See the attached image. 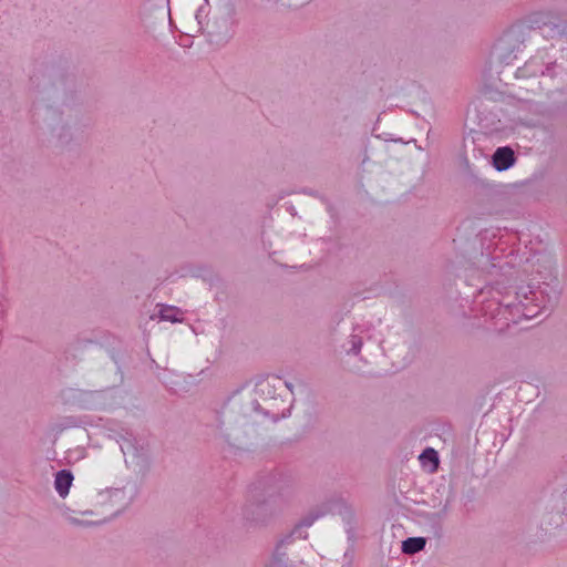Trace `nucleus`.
<instances>
[{
    "mask_svg": "<svg viewBox=\"0 0 567 567\" xmlns=\"http://www.w3.org/2000/svg\"><path fill=\"white\" fill-rule=\"evenodd\" d=\"M290 403L277 393L275 384L260 381L252 392L231 399L224 419H218L214 435L236 453H252L259 445L266 421L277 423L291 414Z\"/></svg>",
    "mask_w": 567,
    "mask_h": 567,
    "instance_id": "obj_1",
    "label": "nucleus"
},
{
    "mask_svg": "<svg viewBox=\"0 0 567 567\" xmlns=\"http://www.w3.org/2000/svg\"><path fill=\"white\" fill-rule=\"evenodd\" d=\"M560 290L558 285L544 282L533 288L530 285L520 286L515 291V301L492 300L483 307L484 316L508 326L517 323L519 319H532L542 311L551 310L558 302Z\"/></svg>",
    "mask_w": 567,
    "mask_h": 567,
    "instance_id": "obj_2",
    "label": "nucleus"
},
{
    "mask_svg": "<svg viewBox=\"0 0 567 567\" xmlns=\"http://www.w3.org/2000/svg\"><path fill=\"white\" fill-rule=\"evenodd\" d=\"M526 27L538 31L547 40H560L567 34V16L555 10L538 11L528 16Z\"/></svg>",
    "mask_w": 567,
    "mask_h": 567,
    "instance_id": "obj_3",
    "label": "nucleus"
},
{
    "mask_svg": "<svg viewBox=\"0 0 567 567\" xmlns=\"http://www.w3.org/2000/svg\"><path fill=\"white\" fill-rule=\"evenodd\" d=\"M516 159L515 152L511 146L497 147L492 155V164L498 172L507 171L514 166Z\"/></svg>",
    "mask_w": 567,
    "mask_h": 567,
    "instance_id": "obj_4",
    "label": "nucleus"
},
{
    "mask_svg": "<svg viewBox=\"0 0 567 567\" xmlns=\"http://www.w3.org/2000/svg\"><path fill=\"white\" fill-rule=\"evenodd\" d=\"M218 22L216 21L213 25H209L206 23V33L210 38V41H215L217 43H227L233 38V31L228 28V21L227 19L221 20V27H217L216 24Z\"/></svg>",
    "mask_w": 567,
    "mask_h": 567,
    "instance_id": "obj_5",
    "label": "nucleus"
},
{
    "mask_svg": "<svg viewBox=\"0 0 567 567\" xmlns=\"http://www.w3.org/2000/svg\"><path fill=\"white\" fill-rule=\"evenodd\" d=\"M74 477L70 470L58 471L54 478V488L60 497L64 498L70 491Z\"/></svg>",
    "mask_w": 567,
    "mask_h": 567,
    "instance_id": "obj_6",
    "label": "nucleus"
},
{
    "mask_svg": "<svg viewBox=\"0 0 567 567\" xmlns=\"http://www.w3.org/2000/svg\"><path fill=\"white\" fill-rule=\"evenodd\" d=\"M120 447L124 455H130L131 457L134 458L143 456L144 446L142 444H138L135 437L124 439Z\"/></svg>",
    "mask_w": 567,
    "mask_h": 567,
    "instance_id": "obj_7",
    "label": "nucleus"
},
{
    "mask_svg": "<svg viewBox=\"0 0 567 567\" xmlns=\"http://www.w3.org/2000/svg\"><path fill=\"white\" fill-rule=\"evenodd\" d=\"M183 312L175 306L163 305L159 310V318L163 321L181 322Z\"/></svg>",
    "mask_w": 567,
    "mask_h": 567,
    "instance_id": "obj_8",
    "label": "nucleus"
},
{
    "mask_svg": "<svg viewBox=\"0 0 567 567\" xmlns=\"http://www.w3.org/2000/svg\"><path fill=\"white\" fill-rule=\"evenodd\" d=\"M52 79L53 86H55L56 90L61 89L63 91H66L74 86V76L72 74L64 72H55L52 75Z\"/></svg>",
    "mask_w": 567,
    "mask_h": 567,
    "instance_id": "obj_9",
    "label": "nucleus"
},
{
    "mask_svg": "<svg viewBox=\"0 0 567 567\" xmlns=\"http://www.w3.org/2000/svg\"><path fill=\"white\" fill-rule=\"evenodd\" d=\"M426 540L423 537H409L402 543V550L405 554H416L425 547Z\"/></svg>",
    "mask_w": 567,
    "mask_h": 567,
    "instance_id": "obj_10",
    "label": "nucleus"
},
{
    "mask_svg": "<svg viewBox=\"0 0 567 567\" xmlns=\"http://www.w3.org/2000/svg\"><path fill=\"white\" fill-rule=\"evenodd\" d=\"M539 69H542V63L534 58L527 61L523 68L517 70V75L522 78L536 76L539 74Z\"/></svg>",
    "mask_w": 567,
    "mask_h": 567,
    "instance_id": "obj_11",
    "label": "nucleus"
},
{
    "mask_svg": "<svg viewBox=\"0 0 567 567\" xmlns=\"http://www.w3.org/2000/svg\"><path fill=\"white\" fill-rule=\"evenodd\" d=\"M347 343L349 344V348L346 349L347 353L357 355L362 348L363 341L360 336L351 334Z\"/></svg>",
    "mask_w": 567,
    "mask_h": 567,
    "instance_id": "obj_12",
    "label": "nucleus"
},
{
    "mask_svg": "<svg viewBox=\"0 0 567 567\" xmlns=\"http://www.w3.org/2000/svg\"><path fill=\"white\" fill-rule=\"evenodd\" d=\"M417 461H440L439 452L433 447H425L417 456Z\"/></svg>",
    "mask_w": 567,
    "mask_h": 567,
    "instance_id": "obj_13",
    "label": "nucleus"
},
{
    "mask_svg": "<svg viewBox=\"0 0 567 567\" xmlns=\"http://www.w3.org/2000/svg\"><path fill=\"white\" fill-rule=\"evenodd\" d=\"M206 16H207V10H206L205 6L199 7L195 14V18H196L198 27H199V31H202L203 33L205 32L204 20L206 18Z\"/></svg>",
    "mask_w": 567,
    "mask_h": 567,
    "instance_id": "obj_14",
    "label": "nucleus"
},
{
    "mask_svg": "<svg viewBox=\"0 0 567 567\" xmlns=\"http://www.w3.org/2000/svg\"><path fill=\"white\" fill-rule=\"evenodd\" d=\"M555 68H557V63L556 62H553V63H548L545 68L542 66V69H539V74L543 75V76H550V78H554L556 75L555 73Z\"/></svg>",
    "mask_w": 567,
    "mask_h": 567,
    "instance_id": "obj_15",
    "label": "nucleus"
},
{
    "mask_svg": "<svg viewBox=\"0 0 567 567\" xmlns=\"http://www.w3.org/2000/svg\"><path fill=\"white\" fill-rule=\"evenodd\" d=\"M422 465L427 472L435 473L439 470L440 463H422Z\"/></svg>",
    "mask_w": 567,
    "mask_h": 567,
    "instance_id": "obj_16",
    "label": "nucleus"
},
{
    "mask_svg": "<svg viewBox=\"0 0 567 567\" xmlns=\"http://www.w3.org/2000/svg\"><path fill=\"white\" fill-rule=\"evenodd\" d=\"M111 358L117 364V367L120 368V363L123 360V354H121L120 352L112 351Z\"/></svg>",
    "mask_w": 567,
    "mask_h": 567,
    "instance_id": "obj_17",
    "label": "nucleus"
},
{
    "mask_svg": "<svg viewBox=\"0 0 567 567\" xmlns=\"http://www.w3.org/2000/svg\"><path fill=\"white\" fill-rule=\"evenodd\" d=\"M303 194H307V195H310V196H313V197H317L318 195V192L317 190H313V189H310V188H305L302 190Z\"/></svg>",
    "mask_w": 567,
    "mask_h": 567,
    "instance_id": "obj_18",
    "label": "nucleus"
},
{
    "mask_svg": "<svg viewBox=\"0 0 567 567\" xmlns=\"http://www.w3.org/2000/svg\"><path fill=\"white\" fill-rule=\"evenodd\" d=\"M468 175L471 176V178L476 182V183H483V181H481L473 172L472 169L468 167Z\"/></svg>",
    "mask_w": 567,
    "mask_h": 567,
    "instance_id": "obj_19",
    "label": "nucleus"
},
{
    "mask_svg": "<svg viewBox=\"0 0 567 567\" xmlns=\"http://www.w3.org/2000/svg\"><path fill=\"white\" fill-rule=\"evenodd\" d=\"M167 14L171 17V0H166ZM169 22L172 23V18H169Z\"/></svg>",
    "mask_w": 567,
    "mask_h": 567,
    "instance_id": "obj_20",
    "label": "nucleus"
},
{
    "mask_svg": "<svg viewBox=\"0 0 567 567\" xmlns=\"http://www.w3.org/2000/svg\"><path fill=\"white\" fill-rule=\"evenodd\" d=\"M404 457L406 458V461H409L410 458H414V454L412 452L410 456L406 454Z\"/></svg>",
    "mask_w": 567,
    "mask_h": 567,
    "instance_id": "obj_21",
    "label": "nucleus"
},
{
    "mask_svg": "<svg viewBox=\"0 0 567 567\" xmlns=\"http://www.w3.org/2000/svg\"><path fill=\"white\" fill-rule=\"evenodd\" d=\"M286 386L292 392V384L289 382H286Z\"/></svg>",
    "mask_w": 567,
    "mask_h": 567,
    "instance_id": "obj_22",
    "label": "nucleus"
},
{
    "mask_svg": "<svg viewBox=\"0 0 567 567\" xmlns=\"http://www.w3.org/2000/svg\"><path fill=\"white\" fill-rule=\"evenodd\" d=\"M312 523H313V518H312V519H310V520H308V522H306V523H305V525H306V526H310Z\"/></svg>",
    "mask_w": 567,
    "mask_h": 567,
    "instance_id": "obj_23",
    "label": "nucleus"
},
{
    "mask_svg": "<svg viewBox=\"0 0 567 567\" xmlns=\"http://www.w3.org/2000/svg\"><path fill=\"white\" fill-rule=\"evenodd\" d=\"M565 497H566V499H567V492L565 493Z\"/></svg>",
    "mask_w": 567,
    "mask_h": 567,
    "instance_id": "obj_24",
    "label": "nucleus"
}]
</instances>
